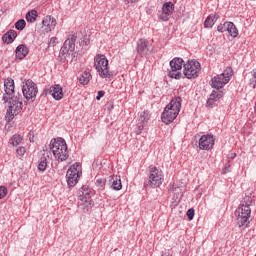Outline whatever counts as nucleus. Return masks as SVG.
Returning a JSON list of instances; mask_svg holds the SVG:
<instances>
[{"label":"nucleus","mask_w":256,"mask_h":256,"mask_svg":"<svg viewBox=\"0 0 256 256\" xmlns=\"http://www.w3.org/2000/svg\"><path fill=\"white\" fill-rule=\"evenodd\" d=\"M4 91L2 99L4 103H9L6 117L8 121H13V118L23 111V96L19 93L15 95V81L12 78L4 80Z\"/></svg>","instance_id":"f257e3e1"},{"label":"nucleus","mask_w":256,"mask_h":256,"mask_svg":"<svg viewBox=\"0 0 256 256\" xmlns=\"http://www.w3.org/2000/svg\"><path fill=\"white\" fill-rule=\"evenodd\" d=\"M182 101L183 99H181V97H176L170 101V103L165 107L161 115L163 123L169 125V123H173V121L177 119V115H179L181 111Z\"/></svg>","instance_id":"f03ea898"},{"label":"nucleus","mask_w":256,"mask_h":256,"mask_svg":"<svg viewBox=\"0 0 256 256\" xmlns=\"http://www.w3.org/2000/svg\"><path fill=\"white\" fill-rule=\"evenodd\" d=\"M50 151H52L55 159L60 163L69 159V150L67 149V142L63 138L51 140Z\"/></svg>","instance_id":"7ed1b4c3"},{"label":"nucleus","mask_w":256,"mask_h":256,"mask_svg":"<svg viewBox=\"0 0 256 256\" xmlns=\"http://www.w3.org/2000/svg\"><path fill=\"white\" fill-rule=\"evenodd\" d=\"M164 175L163 171L156 166L151 165L149 167V177L148 180L144 182L145 189L151 187L155 189L157 187H161L163 185Z\"/></svg>","instance_id":"20e7f679"},{"label":"nucleus","mask_w":256,"mask_h":256,"mask_svg":"<svg viewBox=\"0 0 256 256\" xmlns=\"http://www.w3.org/2000/svg\"><path fill=\"white\" fill-rule=\"evenodd\" d=\"M94 67L102 79H111L113 73L109 70V60L103 54H98L94 58Z\"/></svg>","instance_id":"39448f33"},{"label":"nucleus","mask_w":256,"mask_h":256,"mask_svg":"<svg viewBox=\"0 0 256 256\" xmlns=\"http://www.w3.org/2000/svg\"><path fill=\"white\" fill-rule=\"evenodd\" d=\"M77 41L76 34H69L67 39L65 40L63 46L60 50V60L62 63H65L68 57L71 56V53L75 51V42Z\"/></svg>","instance_id":"423d86ee"},{"label":"nucleus","mask_w":256,"mask_h":256,"mask_svg":"<svg viewBox=\"0 0 256 256\" xmlns=\"http://www.w3.org/2000/svg\"><path fill=\"white\" fill-rule=\"evenodd\" d=\"M231 77H233V70L231 68H227L222 74L214 76L211 79L210 85L213 89H223V87L231 81Z\"/></svg>","instance_id":"0eeeda50"},{"label":"nucleus","mask_w":256,"mask_h":256,"mask_svg":"<svg viewBox=\"0 0 256 256\" xmlns=\"http://www.w3.org/2000/svg\"><path fill=\"white\" fill-rule=\"evenodd\" d=\"M183 67L184 75L187 79H196V77H199V73H201V63L197 60H188Z\"/></svg>","instance_id":"6e6552de"},{"label":"nucleus","mask_w":256,"mask_h":256,"mask_svg":"<svg viewBox=\"0 0 256 256\" xmlns=\"http://www.w3.org/2000/svg\"><path fill=\"white\" fill-rule=\"evenodd\" d=\"M154 49L153 43L145 38H140L136 42V52L139 57H149Z\"/></svg>","instance_id":"1a4fd4ad"},{"label":"nucleus","mask_w":256,"mask_h":256,"mask_svg":"<svg viewBox=\"0 0 256 256\" xmlns=\"http://www.w3.org/2000/svg\"><path fill=\"white\" fill-rule=\"evenodd\" d=\"M183 59L182 58H174L170 61V71L168 72V77L171 79H181L183 74L181 71L183 69Z\"/></svg>","instance_id":"9d476101"},{"label":"nucleus","mask_w":256,"mask_h":256,"mask_svg":"<svg viewBox=\"0 0 256 256\" xmlns=\"http://www.w3.org/2000/svg\"><path fill=\"white\" fill-rule=\"evenodd\" d=\"M235 215L237 217L239 227H243L245 223L249 222V217H251V207L240 205L236 209Z\"/></svg>","instance_id":"9b49d317"},{"label":"nucleus","mask_w":256,"mask_h":256,"mask_svg":"<svg viewBox=\"0 0 256 256\" xmlns=\"http://www.w3.org/2000/svg\"><path fill=\"white\" fill-rule=\"evenodd\" d=\"M22 93L25 99H35V97H37V93H39V90L37 89V84H35L33 80H27L22 86Z\"/></svg>","instance_id":"f8f14e48"},{"label":"nucleus","mask_w":256,"mask_h":256,"mask_svg":"<svg viewBox=\"0 0 256 256\" xmlns=\"http://www.w3.org/2000/svg\"><path fill=\"white\" fill-rule=\"evenodd\" d=\"M215 146V136L213 134L202 135L199 139V149L211 151Z\"/></svg>","instance_id":"ddd939ff"},{"label":"nucleus","mask_w":256,"mask_h":256,"mask_svg":"<svg viewBox=\"0 0 256 256\" xmlns=\"http://www.w3.org/2000/svg\"><path fill=\"white\" fill-rule=\"evenodd\" d=\"M79 205H85L89 207L93 200L91 199V189L87 185L82 186L81 190L78 192Z\"/></svg>","instance_id":"4468645a"},{"label":"nucleus","mask_w":256,"mask_h":256,"mask_svg":"<svg viewBox=\"0 0 256 256\" xmlns=\"http://www.w3.org/2000/svg\"><path fill=\"white\" fill-rule=\"evenodd\" d=\"M173 11H175V6L172 2H166L162 6V12L158 13V18L161 21H169V16L173 14Z\"/></svg>","instance_id":"2eb2a0df"},{"label":"nucleus","mask_w":256,"mask_h":256,"mask_svg":"<svg viewBox=\"0 0 256 256\" xmlns=\"http://www.w3.org/2000/svg\"><path fill=\"white\" fill-rule=\"evenodd\" d=\"M81 177V171L68 170L66 174V179L68 186L75 187L79 183V178Z\"/></svg>","instance_id":"dca6fc26"},{"label":"nucleus","mask_w":256,"mask_h":256,"mask_svg":"<svg viewBox=\"0 0 256 256\" xmlns=\"http://www.w3.org/2000/svg\"><path fill=\"white\" fill-rule=\"evenodd\" d=\"M42 25L44 27L45 33H51L57 27V20L51 16H46L42 20Z\"/></svg>","instance_id":"f3484780"},{"label":"nucleus","mask_w":256,"mask_h":256,"mask_svg":"<svg viewBox=\"0 0 256 256\" xmlns=\"http://www.w3.org/2000/svg\"><path fill=\"white\" fill-rule=\"evenodd\" d=\"M49 93L52 95L55 101H61V99L65 97V94H63V87H61L59 84L52 85L50 87Z\"/></svg>","instance_id":"a211bd4d"},{"label":"nucleus","mask_w":256,"mask_h":256,"mask_svg":"<svg viewBox=\"0 0 256 256\" xmlns=\"http://www.w3.org/2000/svg\"><path fill=\"white\" fill-rule=\"evenodd\" d=\"M110 188L114 191H121L123 184H121V176H112L109 179Z\"/></svg>","instance_id":"6ab92c4d"},{"label":"nucleus","mask_w":256,"mask_h":256,"mask_svg":"<svg viewBox=\"0 0 256 256\" xmlns=\"http://www.w3.org/2000/svg\"><path fill=\"white\" fill-rule=\"evenodd\" d=\"M15 39H17V31L15 30H9L2 36V41L7 44L13 43Z\"/></svg>","instance_id":"aec40b11"},{"label":"nucleus","mask_w":256,"mask_h":256,"mask_svg":"<svg viewBox=\"0 0 256 256\" xmlns=\"http://www.w3.org/2000/svg\"><path fill=\"white\" fill-rule=\"evenodd\" d=\"M29 55V48L21 44L16 48V57L17 59H25Z\"/></svg>","instance_id":"412c9836"},{"label":"nucleus","mask_w":256,"mask_h":256,"mask_svg":"<svg viewBox=\"0 0 256 256\" xmlns=\"http://www.w3.org/2000/svg\"><path fill=\"white\" fill-rule=\"evenodd\" d=\"M219 19V15L217 14H210L206 20L204 21V27L206 29H211L215 23H217V20Z\"/></svg>","instance_id":"4be33fe9"},{"label":"nucleus","mask_w":256,"mask_h":256,"mask_svg":"<svg viewBox=\"0 0 256 256\" xmlns=\"http://www.w3.org/2000/svg\"><path fill=\"white\" fill-rule=\"evenodd\" d=\"M253 203H255V196H253V194L251 193H248L245 195L240 205H242L243 207H251Z\"/></svg>","instance_id":"5701e85b"},{"label":"nucleus","mask_w":256,"mask_h":256,"mask_svg":"<svg viewBox=\"0 0 256 256\" xmlns=\"http://www.w3.org/2000/svg\"><path fill=\"white\" fill-rule=\"evenodd\" d=\"M22 141H23V136L19 134H15L10 138L9 143L10 145H13V147H17L18 145H21Z\"/></svg>","instance_id":"b1692460"},{"label":"nucleus","mask_w":256,"mask_h":256,"mask_svg":"<svg viewBox=\"0 0 256 256\" xmlns=\"http://www.w3.org/2000/svg\"><path fill=\"white\" fill-rule=\"evenodd\" d=\"M227 32L229 33L230 37L235 38L239 35V30H237V26H235L233 22H229Z\"/></svg>","instance_id":"393cba45"},{"label":"nucleus","mask_w":256,"mask_h":256,"mask_svg":"<svg viewBox=\"0 0 256 256\" xmlns=\"http://www.w3.org/2000/svg\"><path fill=\"white\" fill-rule=\"evenodd\" d=\"M91 81V73L85 71L79 78V83L81 85H87Z\"/></svg>","instance_id":"a878e982"},{"label":"nucleus","mask_w":256,"mask_h":256,"mask_svg":"<svg viewBox=\"0 0 256 256\" xmlns=\"http://www.w3.org/2000/svg\"><path fill=\"white\" fill-rule=\"evenodd\" d=\"M26 21L28 23H35L37 21V10H31L26 14Z\"/></svg>","instance_id":"bb28decb"},{"label":"nucleus","mask_w":256,"mask_h":256,"mask_svg":"<svg viewBox=\"0 0 256 256\" xmlns=\"http://www.w3.org/2000/svg\"><path fill=\"white\" fill-rule=\"evenodd\" d=\"M223 91L216 89L213 90L212 93L210 94V97L214 100V101H219V99L223 98Z\"/></svg>","instance_id":"cd10ccee"},{"label":"nucleus","mask_w":256,"mask_h":256,"mask_svg":"<svg viewBox=\"0 0 256 256\" xmlns=\"http://www.w3.org/2000/svg\"><path fill=\"white\" fill-rule=\"evenodd\" d=\"M47 157H49V155H43V157L40 158V162L38 164L39 171H45V169H47Z\"/></svg>","instance_id":"c85d7f7f"},{"label":"nucleus","mask_w":256,"mask_h":256,"mask_svg":"<svg viewBox=\"0 0 256 256\" xmlns=\"http://www.w3.org/2000/svg\"><path fill=\"white\" fill-rule=\"evenodd\" d=\"M150 118L151 116L149 115V111H143L140 113L139 121L140 123L145 124L147 121H149Z\"/></svg>","instance_id":"c756f323"},{"label":"nucleus","mask_w":256,"mask_h":256,"mask_svg":"<svg viewBox=\"0 0 256 256\" xmlns=\"http://www.w3.org/2000/svg\"><path fill=\"white\" fill-rule=\"evenodd\" d=\"M27 25V22H25L24 19H20L18 20L16 23H15V28L18 30V31H23L25 29Z\"/></svg>","instance_id":"7c9ffc66"},{"label":"nucleus","mask_w":256,"mask_h":256,"mask_svg":"<svg viewBox=\"0 0 256 256\" xmlns=\"http://www.w3.org/2000/svg\"><path fill=\"white\" fill-rule=\"evenodd\" d=\"M249 85L252 89H256V68L252 70V77L249 80Z\"/></svg>","instance_id":"2f4dec72"},{"label":"nucleus","mask_w":256,"mask_h":256,"mask_svg":"<svg viewBox=\"0 0 256 256\" xmlns=\"http://www.w3.org/2000/svg\"><path fill=\"white\" fill-rule=\"evenodd\" d=\"M229 22H224L223 24L218 25L217 31L219 33H225V31H228Z\"/></svg>","instance_id":"473e14b6"},{"label":"nucleus","mask_w":256,"mask_h":256,"mask_svg":"<svg viewBox=\"0 0 256 256\" xmlns=\"http://www.w3.org/2000/svg\"><path fill=\"white\" fill-rule=\"evenodd\" d=\"M217 100H214L211 96H209L207 102H206V107L208 109H213V107H216Z\"/></svg>","instance_id":"72a5a7b5"},{"label":"nucleus","mask_w":256,"mask_h":256,"mask_svg":"<svg viewBox=\"0 0 256 256\" xmlns=\"http://www.w3.org/2000/svg\"><path fill=\"white\" fill-rule=\"evenodd\" d=\"M7 187L5 186H0V199H5V197H7Z\"/></svg>","instance_id":"f704fd0d"},{"label":"nucleus","mask_w":256,"mask_h":256,"mask_svg":"<svg viewBox=\"0 0 256 256\" xmlns=\"http://www.w3.org/2000/svg\"><path fill=\"white\" fill-rule=\"evenodd\" d=\"M186 215L189 221H193V217H195V210L193 208L188 209Z\"/></svg>","instance_id":"c9c22d12"},{"label":"nucleus","mask_w":256,"mask_h":256,"mask_svg":"<svg viewBox=\"0 0 256 256\" xmlns=\"http://www.w3.org/2000/svg\"><path fill=\"white\" fill-rule=\"evenodd\" d=\"M89 43H90V41L87 36H84L80 41L81 47H87V45H89Z\"/></svg>","instance_id":"e433bc0d"},{"label":"nucleus","mask_w":256,"mask_h":256,"mask_svg":"<svg viewBox=\"0 0 256 256\" xmlns=\"http://www.w3.org/2000/svg\"><path fill=\"white\" fill-rule=\"evenodd\" d=\"M80 167H81V163L76 162L68 170H71V171H81V169H79Z\"/></svg>","instance_id":"4c0bfd02"},{"label":"nucleus","mask_w":256,"mask_h":256,"mask_svg":"<svg viewBox=\"0 0 256 256\" xmlns=\"http://www.w3.org/2000/svg\"><path fill=\"white\" fill-rule=\"evenodd\" d=\"M106 180L105 178H100L96 180L97 187H105Z\"/></svg>","instance_id":"58836bf2"},{"label":"nucleus","mask_w":256,"mask_h":256,"mask_svg":"<svg viewBox=\"0 0 256 256\" xmlns=\"http://www.w3.org/2000/svg\"><path fill=\"white\" fill-rule=\"evenodd\" d=\"M57 37H52L48 43L49 47H55V45H57Z\"/></svg>","instance_id":"ea45409f"},{"label":"nucleus","mask_w":256,"mask_h":256,"mask_svg":"<svg viewBox=\"0 0 256 256\" xmlns=\"http://www.w3.org/2000/svg\"><path fill=\"white\" fill-rule=\"evenodd\" d=\"M16 153L19 157H23V155H25V147H19L17 150H16Z\"/></svg>","instance_id":"a19ab883"},{"label":"nucleus","mask_w":256,"mask_h":256,"mask_svg":"<svg viewBox=\"0 0 256 256\" xmlns=\"http://www.w3.org/2000/svg\"><path fill=\"white\" fill-rule=\"evenodd\" d=\"M101 97H105V92L104 91H98V94L96 96L97 101H100Z\"/></svg>","instance_id":"79ce46f5"},{"label":"nucleus","mask_w":256,"mask_h":256,"mask_svg":"<svg viewBox=\"0 0 256 256\" xmlns=\"http://www.w3.org/2000/svg\"><path fill=\"white\" fill-rule=\"evenodd\" d=\"M230 171H231V165L228 164V165H226V166L224 167L222 173L225 175V174L229 173Z\"/></svg>","instance_id":"37998d69"},{"label":"nucleus","mask_w":256,"mask_h":256,"mask_svg":"<svg viewBox=\"0 0 256 256\" xmlns=\"http://www.w3.org/2000/svg\"><path fill=\"white\" fill-rule=\"evenodd\" d=\"M49 91H50V88L49 89H44L43 92H42V95L44 97H47L49 94L51 95V93Z\"/></svg>","instance_id":"c03bdc74"},{"label":"nucleus","mask_w":256,"mask_h":256,"mask_svg":"<svg viewBox=\"0 0 256 256\" xmlns=\"http://www.w3.org/2000/svg\"><path fill=\"white\" fill-rule=\"evenodd\" d=\"M144 126L143 124H138V131H137V135H140L141 131H143Z\"/></svg>","instance_id":"a18cd8bd"},{"label":"nucleus","mask_w":256,"mask_h":256,"mask_svg":"<svg viewBox=\"0 0 256 256\" xmlns=\"http://www.w3.org/2000/svg\"><path fill=\"white\" fill-rule=\"evenodd\" d=\"M237 157L236 153H231L228 155V159H235Z\"/></svg>","instance_id":"49530a36"},{"label":"nucleus","mask_w":256,"mask_h":256,"mask_svg":"<svg viewBox=\"0 0 256 256\" xmlns=\"http://www.w3.org/2000/svg\"><path fill=\"white\" fill-rule=\"evenodd\" d=\"M161 256H172V255H170L169 253H164Z\"/></svg>","instance_id":"de8ad7c7"}]
</instances>
